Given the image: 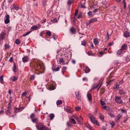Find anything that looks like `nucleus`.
<instances>
[{
    "label": "nucleus",
    "instance_id": "1",
    "mask_svg": "<svg viewBox=\"0 0 130 130\" xmlns=\"http://www.w3.org/2000/svg\"><path fill=\"white\" fill-rule=\"evenodd\" d=\"M37 128L38 130H49V129L46 127L44 125L40 124L36 125Z\"/></svg>",
    "mask_w": 130,
    "mask_h": 130
},
{
    "label": "nucleus",
    "instance_id": "2",
    "mask_svg": "<svg viewBox=\"0 0 130 130\" xmlns=\"http://www.w3.org/2000/svg\"><path fill=\"white\" fill-rule=\"evenodd\" d=\"M88 117L92 122L96 125H99L96 120V119L92 116L91 114H89Z\"/></svg>",
    "mask_w": 130,
    "mask_h": 130
},
{
    "label": "nucleus",
    "instance_id": "3",
    "mask_svg": "<svg viewBox=\"0 0 130 130\" xmlns=\"http://www.w3.org/2000/svg\"><path fill=\"white\" fill-rule=\"evenodd\" d=\"M64 109L67 112L72 113L73 111L72 108L69 106H66L64 107Z\"/></svg>",
    "mask_w": 130,
    "mask_h": 130
},
{
    "label": "nucleus",
    "instance_id": "4",
    "mask_svg": "<svg viewBox=\"0 0 130 130\" xmlns=\"http://www.w3.org/2000/svg\"><path fill=\"white\" fill-rule=\"evenodd\" d=\"M103 80L104 79L103 78H101L100 79V82L98 84H94L93 85L92 87V89H95L97 88L99 86L100 84H101V83H102Z\"/></svg>",
    "mask_w": 130,
    "mask_h": 130
},
{
    "label": "nucleus",
    "instance_id": "5",
    "mask_svg": "<svg viewBox=\"0 0 130 130\" xmlns=\"http://www.w3.org/2000/svg\"><path fill=\"white\" fill-rule=\"evenodd\" d=\"M5 32H1L0 34V41L5 39Z\"/></svg>",
    "mask_w": 130,
    "mask_h": 130
},
{
    "label": "nucleus",
    "instance_id": "6",
    "mask_svg": "<svg viewBox=\"0 0 130 130\" xmlns=\"http://www.w3.org/2000/svg\"><path fill=\"white\" fill-rule=\"evenodd\" d=\"M115 101L116 103L118 104L122 103V101L121 98L118 96L116 97Z\"/></svg>",
    "mask_w": 130,
    "mask_h": 130
},
{
    "label": "nucleus",
    "instance_id": "7",
    "mask_svg": "<svg viewBox=\"0 0 130 130\" xmlns=\"http://www.w3.org/2000/svg\"><path fill=\"white\" fill-rule=\"evenodd\" d=\"M5 18H6V19L4 21L5 23L6 24H8L10 21L9 20V15H8L7 14L5 17Z\"/></svg>",
    "mask_w": 130,
    "mask_h": 130
},
{
    "label": "nucleus",
    "instance_id": "8",
    "mask_svg": "<svg viewBox=\"0 0 130 130\" xmlns=\"http://www.w3.org/2000/svg\"><path fill=\"white\" fill-rule=\"evenodd\" d=\"M70 32L73 35H74L76 33V29L74 27H72L70 29Z\"/></svg>",
    "mask_w": 130,
    "mask_h": 130
},
{
    "label": "nucleus",
    "instance_id": "9",
    "mask_svg": "<svg viewBox=\"0 0 130 130\" xmlns=\"http://www.w3.org/2000/svg\"><path fill=\"white\" fill-rule=\"evenodd\" d=\"M59 69L60 68L59 66H58L56 68L55 64H54L53 66L52 69L53 71H58L59 70Z\"/></svg>",
    "mask_w": 130,
    "mask_h": 130
},
{
    "label": "nucleus",
    "instance_id": "10",
    "mask_svg": "<svg viewBox=\"0 0 130 130\" xmlns=\"http://www.w3.org/2000/svg\"><path fill=\"white\" fill-rule=\"evenodd\" d=\"M75 94L76 96L77 99L79 101H81V95H80L79 92H78L77 94L76 92H75Z\"/></svg>",
    "mask_w": 130,
    "mask_h": 130
},
{
    "label": "nucleus",
    "instance_id": "11",
    "mask_svg": "<svg viewBox=\"0 0 130 130\" xmlns=\"http://www.w3.org/2000/svg\"><path fill=\"white\" fill-rule=\"evenodd\" d=\"M124 36L126 38L130 36V33L126 31L124 33Z\"/></svg>",
    "mask_w": 130,
    "mask_h": 130
},
{
    "label": "nucleus",
    "instance_id": "12",
    "mask_svg": "<svg viewBox=\"0 0 130 130\" xmlns=\"http://www.w3.org/2000/svg\"><path fill=\"white\" fill-rule=\"evenodd\" d=\"M127 45L125 44H124L123 45H122L121 49L123 50H125L127 49Z\"/></svg>",
    "mask_w": 130,
    "mask_h": 130
},
{
    "label": "nucleus",
    "instance_id": "13",
    "mask_svg": "<svg viewBox=\"0 0 130 130\" xmlns=\"http://www.w3.org/2000/svg\"><path fill=\"white\" fill-rule=\"evenodd\" d=\"M23 61L24 62H27L28 60V58L27 56H26L22 58Z\"/></svg>",
    "mask_w": 130,
    "mask_h": 130
},
{
    "label": "nucleus",
    "instance_id": "14",
    "mask_svg": "<svg viewBox=\"0 0 130 130\" xmlns=\"http://www.w3.org/2000/svg\"><path fill=\"white\" fill-rule=\"evenodd\" d=\"M87 97L88 100L89 101H91L92 100L91 95L90 93H88L87 95Z\"/></svg>",
    "mask_w": 130,
    "mask_h": 130
},
{
    "label": "nucleus",
    "instance_id": "15",
    "mask_svg": "<svg viewBox=\"0 0 130 130\" xmlns=\"http://www.w3.org/2000/svg\"><path fill=\"white\" fill-rule=\"evenodd\" d=\"M105 91L104 89L103 88H102L100 90V96H101L104 93Z\"/></svg>",
    "mask_w": 130,
    "mask_h": 130
},
{
    "label": "nucleus",
    "instance_id": "16",
    "mask_svg": "<svg viewBox=\"0 0 130 130\" xmlns=\"http://www.w3.org/2000/svg\"><path fill=\"white\" fill-rule=\"evenodd\" d=\"M16 69H17L16 64L15 63H13V72L15 73L17 72Z\"/></svg>",
    "mask_w": 130,
    "mask_h": 130
},
{
    "label": "nucleus",
    "instance_id": "17",
    "mask_svg": "<svg viewBox=\"0 0 130 130\" xmlns=\"http://www.w3.org/2000/svg\"><path fill=\"white\" fill-rule=\"evenodd\" d=\"M103 108L104 110H105L107 111H108L110 110V108L108 106H104Z\"/></svg>",
    "mask_w": 130,
    "mask_h": 130
},
{
    "label": "nucleus",
    "instance_id": "18",
    "mask_svg": "<svg viewBox=\"0 0 130 130\" xmlns=\"http://www.w3.org/2000/svg\"><path fill=\"white\" fill-rule=\"evenodd\" d=\"M119 93L120 95H122L123 94H125V92L124 90L122 89L119 90Z\"/></svg>",
    "mask_w": 130,
    "mask_h": 130
},
{
    "label": "nucleus",
    "instance_id": "19",
    "mask_svg": "<svg viewBox=\"0 0 130 130\" xmlns=\"http://www.w3.org/2000/svg\"><path fill=\"white\" fill-rule=\"evenodd\" d=\"M84 70L86 73H88L90 71V69L88 67H85Z\"/></svg>",
    "mask_w": 130,
    "mask_h": 130
},
{
    "label": "nucleus",
    "instance_id": "20",
    "mask_svg": "<svg viewBox=\"0 0 130 130\" xmlns=\"http://www.w3.org/2000/svg\"><path fill=\"white\" fill-rule=\"evenodd\" d=\"M59 61L60 63H62L63 64H65L64 60L62 57V58H60Z\"/></svg>",
    "mask_w": 130,
    "mask_h": 130
},
{
    "label": "nucleus",
    "instance_id": "21",
    "mask_svg": "<svg viewBox=\"0 0 130 130\" xmlns=\"http://www.w3.org/2000/svg\"><path fill=\"white\" fill-rule=\"evenodd\" d=\"M85 126L88 128L90 130H91L92 128V127L91 126L88 124H85Z\"/></svg>",
    "mask_w": 130,
    "mask_h": 130
},
{
    "label": "nucleus",
    "instance_id": "22",
    "mask_svg": "<svg viewBox=\"0 0 130 130\" xmlns=\"http://www.w3.org/2000/svg\"><path fill=\"white\" fill-rule=\"evenodd\" d=\"M122 117V115H121L120 114H119L116 116V119L117 121H119L120 120V118Z\"/></svg>",
    "mask_w": 130,
    "mask_h": 130
},
{
    "label": "nucleus",
    "instance_id": "23",
    "mask_svg": "<svg viewBox=\"0 0 130 130\" xmlns=\"http://www.w3.org/2000/svg\"><path fill=\"white\" fill-rule=\"evenodd\" d=\"M54 117V115L53 113H51L49 115V118L50 120H52Z\"/></svg>",
    "mask_w": 130,
    "mask_h": 130
},
{
    "label": "nucleus",
    "instance_id": "24",
    "mask_svg": "<svg viewBox=\"0 0 130 130\" xmlns=\"http://www.w3.org/2000/svg\"><path fill=\"white\" fill-rule=\"evenodd\" d=\"M38 27L37 26L33 25L31 28V29L33 30H37Z\"/></svg>",
    "mask_w": 130,
    "mask_h": 130
},
{
    "label": "nucleus",
    "instance_id": "25",
    "mask_svg": "<svg viewBox=\"0 0 130 130\" xmlns=\"http://www.w3.org/2000/svg\"><path fill=\"white\" fill-rule=\"evenodd\" d=\"M3 75H1V76H0V82L2 84H3Z\"/></svg>",
    "mask_w": 130,
    "mask_h": 130
},
{
    "label": "nucleus",
    "instance_id": "26",
    "mask_svg": "<svg viewBox=\"0 0 130 130\" xmlns=\"http://www.w3.org/2000/svg\"><path fill=\"white\" fill-rule=\"evenodd\" d=\"M62 102L61 100H58L56 102V104L57 105H59L61 104L62 103Z\"/></svg>",
    "mask_w": 130,
    "mask_h": 130
},
{
    "label": "nucleus",
    "instance_id": "27",
    "mask_svg": "<svg viewBox=\"0 0 130 130\" xmlns=\"http://www.w3.org/2000/svg\"><path fill=\"white\" fill-rule=\"evenodd\" d=\"M94 43L95 45L97 44L99 42L98 41V40L97 39H95L93 40Z\"/></svg>",
    "mask_w": 130,
    "mask_h": 130
},
{
    "label": "nucleus",
    "instance_id": "28",
    "mask_svg": "<svg viewBox=\"0 0 130 130\" xmlns=\"http://www.w3.org/2000/svg\"><path fill=\"white\" fill-rule=\"evenodd\" d=\"M122 50L120 49L118 51L117 54L119 55H120L122 53Z\"/></svg>",
    "mask_w": 130,
    "mask_h": 130
},
{
    "label": "nucleus",
    "instance_id": "29",
    "mask_svg": "<svg viewBox=\"0 0 130 130\" xmlns=\"http://www.w3.org/2000/svg\"><path fill=\"white\" fill-rule=\"evenodd\" d=\"M71 123L69 121L67 123V125L68 127H72L73 125L71 124Z\"/></svg>",
    "mask_w": 130,
    "mask_h": 130
},
{
    "label": "nucleus",
    "instance_id": "30",
    "mask_svg": "<svg viewBox=\"0 0 130 130\" xmlns=\"http://www.w3.org/2000/svg\"><path fill=\"white\" fill-rule=\"evenodd\" d=\"M15 42L17 44H19L21 43V41L19 39H17L15 40Z\"/></svg>",
    "mask_w": 130,
    "mask_h": 130
},
{
    "label": "nucleus",
    "instance_id": "31",
    "mask_svg": "<svg viewBox=\"0 0 130 130\" xmlns=\"http://www.w3.org/2000/svg\"><path fill=\"white\" fill-rule=\"evenodd\" d=\"M46 1L45 0H43L42 2V6L45 7L46 6Z\"/></svg>",
    "mask_w": 130,
    "mask_h": 130
},
{
    "label": "nucleus",
    "instance_id": "32",
    "mask_svg": "<svg viewBox=\"0 0 130 130\" xmlns=\"http://www.w3.org/2000/svg\"><path fill=\"white\" fill-rule=\"evenodd\" d=\"M17 77H16L15 76L12 77L11 78V80L13 81H16L17 80Z\"/></svg>",
    "mask_w": 130,
    "mask_h": 130
},
{
    "label": "nucleus",
    "instance_id": "33",
    "mask_svg": "<svg viewBox=\"0 0 130 130\" xmlns=\"http://www.w3.org/2000/svg\"><path fill=\"white\" fill-rule=\"evenodd\" d=\"M31 31H29L28 32H26L22 36L23 37H24V36H25L28 35H29L31 32Z\"/></svg>",
    "mask_w": 130,
    "mask_h": 130
},
{
    "label": "nucleus",
    "instance_id": "34",
    "mask_svg": "<svg viewBox=\"0 0 130 130\" xmlns=\"http://www.w3.org/2000/svg\"><path fill=\"white\" fill-rule=\"evenodd\" d=\"M45 33L48 36H51V32L49 31H48Z\"/></svg>",
    "mask_w": 130,
    "mask_h": 130
},
{
    "label": "nucleus",
    "instance_id": "35",
    "mask_svg": "<svg viewBox=\"0 0 130 130\" xmlns=\"http://www.w3.org/2000/svg\"><path fill=\"white\" fill-rule=\"evenodd\" d=\"M108 114L111 117H115L114 114L112 112L108 113Z\"/></svg>",
    "mask_w": 130,
    "mask_h": 130
},
{
    "label": "nucleus",
    "instance_id": "36",
    "mask_svg": "<svg viewBox=\"0 0 130 130\" xmlns=\"http://www.w3.org/2000/svg\"><path fill=\"white\" fill-rule=\"evenodd\" d=\"M13 8L14 9L18 10H19V8L18 7L15 6V4L13 5Z\"/></svg>",
    "mask_w": 130,
    "mask_h": 130
},
{
    "label": "nucleus",
    "instance_id": "37",
    "mask_svg": "<svg viewBox=\"0 0 130 130\" xmlns=\"http://www.w3.org/2000/svg\"><path fill=\"white\" fill-rule=\"evenodd\" d=\"M91 23L94 22L96 21H97V19L96 18H94L90 20Z\"/></svg>",
    "mask_w": 130,
    "mask_h": 130
},
{
    "label": "nucleus",
    "instance_id": "38",
    "mask_svg": "<svg viewBox=\"0 0 130 130\" xmlns=\"http://www.w3.org/2000/svg\"><path fill=\"white\" fill-rule=\"evenodd\" d=\"M71 122L72 123H73L74 124H76V122L75 120L74 119L72 118L71 119Z\"/></svg>",
    "mask_w": 130,
    "mask_h": 130
},
{
    "label": "nucleus",
    "instance_id": "39",
    "mask_svg": "<svg viewBox=\"0 0 130 130\" xmlns=\"http://www.w3.org/2000/svg\"><path fill=\"white\" fill-rule=\"evenodd\" d=\"M67 69V67H63L62 70V73L63 74H64V72Z\"/></svg>",
    "mask_w": 130,
    "mask_h": 130
},
{
    "label": "nucleus",
    "instance_id": "40",
    "mask_svg": "<svg viewBox=\"0 0 130 130\" xmlns=\"http://www.w3.org/2000/svg\"><path fill=\"white\" fill-rule=\"evenodd\" d=\"M125 58L126 60L127 61H129L130 60V56L127 55Z\"/></svg>",
    "mask_w": 130,
    "mask_h": 130
},
{
    "label": "nucleus",
    "instance_id": "41",
    "mask_svg": "<svg viewBox=\"0 0 130 130\" xmlns=\"http://www.w3.org/2000/svg\"><path fill=\"white\" fill-rule=\"evenodd\" d=\"M5 47L6 49H9L10 47V45L8 44H6L5 45Z\"/></svg>",
    "mask_w": 130,
    "mask_h": 130
},
{
    "label": "nucleus",
    "instance_id": "42",
    "mask_svg": "<svg viewBox=\"0 0 130 130\" xmlns=\"http://www.w3.org/2000/svg\"><path fill=\"white\" fill-rule=\"evenodd\" d=\"M119 84H117L115 86L113 87V88L114 89H117L119 87Z\"/></svg>",
    "mask_w": 130,
    "mask_h": 130
},
{
    "label": "nucleus",
    "instance_id": "43",
    "mask_svg": "<svg viewBox=\"0 0 130 130\" xmlns=\"http://www.w3.org/2000/svg\"><path fill=\"white\" fill-rule=\"evenodd\" d=\"M100 118L102 120H103L104 119V117L101 114H100L99 116Z\"/></svg>",
    "mask_w": 130,
    "mask_h": 130
},
{
    "label": "nucleus",
    "instance_id": "44",
    "mask_svg": "<svg viewBox=\"0 0 130 130\" xmlns=\"http://www.w3.org/2000/svg\"><path fill=\"white\" fill-rule=\"evenodd\" d=\"M114 79H111L107 82V86L108 85L110 84L111 82L114 80Z\"/></svg>",
    "mask_w": 130,
    "mask_h": 130
},
{
    "label": "nucleus",
    "instance_id": "45",
    "mask_svg": "<svg viewBox=\"0 0 130 130\" xmlns=\"http://www.w3.org/2000/svg\"><path fill=\"white\" fill-rule=\"evenodd\" d=\"M35 115L34 113H32L30 116V117L31 119H33L35 116Z\"/></svg>",
    "mask_w": 130,
    "mask_h": 130
},
{
    "label": "nucleus",
    "instance_id": "46",
    "mask_svg": "<svg viewBox=\"0 0 130 130\" xmlns=\"http://www.w3.org/2000/svg\"><path fill=\"white\" fill-rule=\"evenodd\" d=\"M38 119L37 118H35L32 120V121L34 123H35L38 120Z\"/></svg>",
    "mask_w": 130,
    "mask_h": 130
},
{
    "label": "nucleus",
    "instance_id": "47",
    "mask_svg": "<svg viewBox=\"0 0 130 130\" xmlns=\"http://www.w3.org/2000/svg\"><path fill=\"white\" fill-rule=\"evenodd\" d=\"M72 1L71 0H68L67 2L68 5L69 6H71V4Z\"/></svg>",
    "mask_w": 130,
    "mask_h": 130
},
{
    "label": "nucleus",
    "instance_id": "48",
    "mask_svg": "<svg viewBox=\"0 0 130 130\" xmlns=\"http://www.w3.org/2000/svg\"><path fill=\"white\" fill-rule=\"evenodd\" d=\"M100 103L102 105H104L106 104V103L104 101H100Z\"/></svg>",
    "mask_w": 130,
    "mask_h": 130
},
{
    "label": "nucleus",
    "instance_id": "49",
    "mask_svg": "<svg viewBox=\"0 0 130 130\" xmlns=\"http://www.w3.org/2000/svg\"><path fill=\"white\" fill-rule=\"evenodd\" d=\"M78 12V10L77 9H76L75 11V13H74V15L75 16H76Z\"/></svg>",
    "mask_w": 130,
    "mask_h": 130
},
{
    "label": "nucleus",
    "instance_id": "50",
    "mask_svg": "<svg viewBox=\"0 0 130 130\" xmlns=\"http://www.w3.org/2000/svg\"><path fill=\"white\" fill-rule=\"evenodd\" d=\"M86 42H85V41H84V40H83V41H82V45H83L84 46H85L86 45Z\"/></svg>",
    "mask_w": 130,
    "mask_h": 130
},
{
    "label": "nucleus",
    "instance_id": "51",
    "mask_svg": "<svg viewBox=\"0 0 130 130\" xmlns=\"http://www.w3.org/2000/svg\"><path fill=\"white\" fill-rule=\"evenodd\" d=\"M81 108L80 107H75V110L76 111H79V110Z\"/></svg>",
    "mask_w": 130,
    "mask_h": 130
},
{
    "label": "nucleus",
    "instance_id": "52",
    "mask_svg": "<svg viewBox=\"0 0 130 130\" xmlns=\"http://www.w3.org/2000/svg\"><path fill=\"white\" fill-rule=\"evenodd\" d=\"M81 7L83 9H85L86 8L85 6L82 4V3H80Z\"/></svg>",
    "mask_w": 130,
    "mask_h": 130
},
{
    "label": "nucleus",
    "instance_id": "53",
    "mask_svg": "<svg viewBox=\"0 0 130 130\" xmlns=\"http://www.w3.org/2000/svg\"><path fill=\"white\" fill-rule=\"evenodd\" d=\"M125 0H123L122 2L124 4V9H125L126 7V3L125 2Z\"/></svg>",
    "mask_w": 130,
    "mask_h": 130
},
{
    "label": "nucleus",
    "instance_id": "54",
    "mask_svg": "<svg viewBox=\"0 0 130 130\" xmlns=\"http://www.w3.org/2000/svg\"><path fill=\"white\" fill-rule=\"evenodd\" d=\"M82 18V14L81 13H79L78 17H77V18L78 19H79L80 18Z\"/></svg>",
    "mask_w": 130,
    "mask_h": 130
},
{
    "label": "nucleus",
    "instance_id": "55",
    "mask_svg": "<svg viewBox=\"0 0 130 130\" xmlns=\"http://www.w3.org/2000/svg\"><path fill=\"white\" fill-rule=\"evenodd\" d=\"M91 23L90 21L89 22H87L86 23V25L87 26H88L90 25V24Z\"/></svg>",
    "mask_w": 130,
    "mask_h": 130
},
{
    "label": "nucleus",
    "instance_id": "56",
    "mask_svg": "<svg viewBox=\"0 0 130 130\" xmlns=\"http://www.w3.org/2000/svg\"><path fill=\"white\" fill-rule=\"evenodd\" d=\"M14 108L16 110H17V112H19V111H20L19 108H17L14 107Z\"/></svg>",
    "mask_w": 130,
    "mask_h": 130
},
{
    "label": "nucleus",
    "instance_id": "57",
    "mask_svg": "<svg viewBox=\"0 0 130 130\" xmlns=\"http://www.w3.org/2000/svg\"><path fill=\"white\" fill-rule=\"evenodd\" d=\"M35 77V76L34 75H33L31 77H30V79L31 80H34Z\"/></svg>",
    "mask_w": 130,
    "mask_h": 130
},
{
    "label": "nucleus",
    "instance_id": "58",
    "mask_svg": "<svg viewBox=\"0 0 130 130\" xmlns=\"http://www.w3.org/2000/svg\"><path fill=\"white\" fill-rule=\"evenodd\" d=\"M9 61L11 62H12L13 61V58L12 57H11L10 58Z\"/></svg>",
    "mask_w": 130,
    "mask_h": 130
},
{
    "label": "nucleus",
    "instance_id": "59",
    "mask_svg": "<svg viewBox=\"0 0 130 130\" xmlns=\"http://www.w3.org/2000/svg\"><path fill=\"white\" fill-rule=\"evenodd\" d=\"M89 16L91 15H92V12L91 11H89L88 13Z\"/></svg>",
    "mask_w": 130,
    "mask_h": 130
},
{
    "label": "nucleus",
    "instance_id": "60",
    "mask_svg": "<svg viewBox=\"0 0 130 130\" xmlns=\"http://www.w3.org/2000/svg\"><path fill=\"white\" fill-rule=\"evenodd\" d=\"M11 26H9L8 27L7 29L9 31L11 30Z\"/></svg>",
    "mask_w": 130,
    "mask_h": 130
},
{
    "label": "nucleus",
    "instance_id": "61",
    "mask_svg": "<svg viewBox=\"0 0 130 130\" xmlns=\"http://www.w3.org/2000/svg\"><path fill=\"white\" fill-rule=\"evenodd\" d=\"M82 80L83 81H87L88 80L87 78H83L82 79Z\"/></svg>",
    "mask_w": 130,
    "mask_h": 130
},
{
    "label": "nucleus",
    "instance_id": "62",
    "mask_svg": "<svg viewBox=\"0 0 130 130\" xmlns=\"http://www.w3.org/2000/svg\"><path fill=\"white\" fill-rule=\"evenodd\" d=\"M53 21L55 22L56 23L57 22V20L56 18H53Z\"/></svg>",
    "mask_w": 130,
    "mask_h": 130
},
{
    "label": "nucleus",
    "instance_id": "63",
    "mask_svg": "<svg viewBox=\"0 0 130 130\" xmlns=\"http://www.w3.org/2000/svg\"><path fill=\"white\" fill-rule=\"evenodd\" d=\"M11 107V103H9L8 106V108H9Z\"/></svg>",
    "mask_w": 130,
    "mask_h": 130
},
{
    "label": "nucleus",
    "instance_id": "64",
    "mask_svg": "<svg viewBox=\"0 0 130 130\" xmlns=\"http://www.w3.org/2000/svg\"><path fill=\"white\" fill-rule=\"evenodd\" d=\"M111 124L112 125V127L115 125V123L113 122H111Z\"/></svg>",
    "mask_w": 130,
    "mask_h": 130
}]
</instances>
